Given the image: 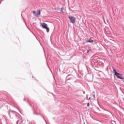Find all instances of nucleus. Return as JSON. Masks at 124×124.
<instances>
[{"label":"nucleus","mask_w":124,"mask_h":124,"mask_svg":"<svg viewBox=\"0 0 124 124\" xmlns=\"http://www.w3.org/2000/svg\"><path fill=\"white\" fill-rule=\"evenodd\" d=\"M93 97H94V96H95V95H93Z\"/></svg>","instance_id":"obj_11"},{"label":"nucleus","mask_w":124,"mask_h":124,"mask_svg":"<svg viewBox=\"0 0 124 124\" xmlns=\"http://www.w3.org/2000/svg\"><path fill=\"white\" fill-rule=\"evenodd\" d=\"M89 52H90V50L87 51V53H89Z\"/></svg>","instance_id":"obj_10"},{"label":"nucleus","mask_w":124,"mask_h":124,"mask_svg":"<svg viewBox=\"0 0 124 124\" xmlns=\"http://www.w3.org/2000/svg\"><path fill=\"white\" fill-rule=\"evenodd\" d=\"M43 29H45L46 30V32H49V31H50V29H49V28H48V25H47V24L43 22L41 24Z\"/></svg>","instance_id":"obj_2"},{"label":"nucleus","mask_w":124,"mask_h":124,"mask_svg":"<svg viewBox=\"0 0 124 124\" xmlns=\"http://www.w3.org/2000/svg\"><path fill=\"white\" fill-rule=\"evenodd\" d=\"M38 11V13H36V12H35V11H33V13L34 15V16H35V17H38V16H39V15H40V14H41V12L40 11V10H37Z\"/></svg>","instance_id":"obj_4"},{"label":"nucleus","mask_w":124,"mask_h":124,"mask_svg":"<svg viewBox=\"0 0 124 124\" xmlns=\"http://www.w3.org/2000/svg\"><path fill=\"white\" fill-rule=\"evenodd\" d=\"M12 114H13L12 112H10V114H9V115L11 116V115H12Z\"/></svg>","instance_id":"obj_7"},{"label":"nucleus","mask_w":124,"mask_h":124,"mask_svg":"<svg viewBox=\"0 0 124 124\" xmlns=\"http://www.w3.org/2000/svg\"><path fill=\"white\" fill-rule=\"evenodd\" d=\"M63 9H64V8H61V12H62V13L64 12H63Z\"/></svg>","instance_id":"obj_6"},{"label":"nucleus","mask_w":124,"mask_h":124,"mask_svg":"<svg viewBox=\"0 0 124 124\" xmlns=\"http://www.w3.org/2000/svg\"><path fill=\"white\" fill-rule=\"evenodd\" d=\"M89 103H88V104H87V106H90V105H89Z\"/></svg>","instance_id":"obj_9"},{"label":"nucleus","mask_w":124,"mask_h":124,"mask_svg":"<svg viewBox=\"0 0 124 124\" xmlns=\"http://www.w3.org/2000/svg\"><path fill=\"white\" fill-rule=\"evenodd\" d=\"M89 99H91V98H89Z\"/></svg>","instance_id":"obj_12"},{"label":"nucleus","mask_w":124,"mask_h":124,"mask_svg":"<svg viewBox=\"0 0 124 124\" xmlns=\"http://www.w3.org/2000/svg\"><path fill=\"white\" fill-rule=\"evenodd\" d=\"M88 51H92V49H90L89 50H88Z\"/></svg>","instance_id":"obj_8"},{"label":"nucleus","mask_w":124,"mask_h":124,"mask_svg":"<svg viewBox=\"0 0 124 124\" xmlns=\"http://www.w3.org/2000/svg\"><path fill=\"white\" fill-rule=\"evenodd\" d=\"M113 69V72L114 74V75L116 76L117 78L118 79H121V80H124V78H122L121 77L119 76V75H121V74L117 72V71L114 69V68H112Z\"/></svg>","instance_id":"obj_1"},{"label":"nucleus","mask_w":124,"mask_h":124,"mask_svg":"<svg viewBox=\"0 0 124 124\" xmlns=\"http://www.w3.org/2000/svg\"><path fill=\"white\" fill-rule=\"evenodd\" d=\"M94 41L92 39H89L88 41H87V43H93Z\"/></svg>","instance_id":"obj_5"},{"label":"nucleus","mask_w":124,"mask_h":124,"mask_svg":"<svg viewBox=\"0 0 124 124\" xmlns=\"http://www.w3.org/2000/svg\"><path fill=\"white\" fill-rule=\"evenodd\" d=\"M68 18L70 20V23H72V24H75V21H76V18L75 17L69 16Z\"/></svg>","instance_id":"obj_3"},{"label":"nucleus","mask_w":124,"mask_h":124,"mask_svg":"<svg viewBox=\"0 0 124 124\" xmlns=\"http://www.w3.org/2000/svg\"><path fill=\"white\" fill-rule=\"evenodd\" d=\"M83 93H85V92H84Z\"/></svg>","instance_id":"obj_13"}]
</instances>
